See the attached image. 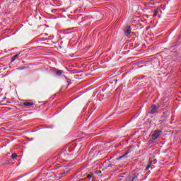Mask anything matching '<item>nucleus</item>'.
Returning <instances> with one entry per match:
<instances>
[{
  "label": "nucleus",
  "instance_id": "nucleus-14",
  "mask_svg": "<svg viewBox=\"0 0 181 181\" xmlns=\"http://www.w3.org/2000/svg\"><path fill=\"white\" fill-rule=\"evenodd\" d=\"M68 151H69V152H71V151H73V149H68Z\"/></svg>",
  "mask_w": 181,
  "mask_h": 181
},
{
  "label": "nucleus",
  "instance_id": "nucleus-10",
  "mask_svg": "<svg viewBox=\"0 0 181 181\" xmlns=\"http://www.w3.org/2000/svg\"><path fill=\"white\" fill-rule=\"evenodd\" d=\"M18 157V154H16V153H13L12 155H11V158L12 159H16V158Z\"/></svg>",
  "mask_w": 181,
  "mask_h": 181
},
{
  "label": "nucleus",
  "instance_id": "nucleus-1",
  "mask_svg": "<svg viewBox=\"0 0 181 181\" xmlns=\"http://www.w3.org/2000/svg\"><path fill=\"white\" fill-rule=\"evenodd\" d=\"M160 108V104H153L151 107H150V110L148 111V114H155Z\"/></svg>",
  "mask_w": 181,
  "mask_h": 181
},
{
  "label": "nucleus",
  "instance_id": "nucleus-7",
  "mask_svg": "<svg viewBox=\"0 0 181 181\" xmlns=\"http://www.w3.org/2000/svg\"><path fill=\"white\" fill-rule=\"evenodd\" d=\"M18 56H19V54H16L13 57H12L11 62H15V60H16V59H18Z\"/></svg>",
  "mask_w": 181,
  "mask_h": 181
},
{
  "label": "nucleus",
  "instance_id": "nucleus-9",
  "mask_svg": "<svg viewBox=\"0 0 181 181\" xmlns=\"http://www.w3.org/2000/svg\"><path fill=\"white\" fill-rule=\"evenodd\" d=\"M94 174L93 173H90L86 177H88V179H91V177H93Z\"/></svg>",
  "mask_w": 181,
  "mask_h": 181
},
{
  "label": "nucleus",
  "instance_id": "nucleus-15",
  "mask_svg": "<svg viewBox=\"0 0 181 181\" xmlns=\"http://www.w3.org/2000/svg\"><path fill=\"white\" fill-rule=\"evenodd\" d=\"M153 103H156V100H154L153 101Z\"/></svg>",
  "mask_w": 181,
  "mask_h": 181
},
{
  "label": "nucleus",
  "instance_id": "nucleus-6",
  "mask_svg": "<svg viewBox=\"0 0 181 181\" xmlns=\"http://www.w3.org/2000/svg\"><path fill=\"white\" fill-rule=\"evenodd\" d=\"M138 176H139V174H138V173H134V175H133V177H132V181H134V180H136V179H138Z\"/></svg>",
  "mask_w": 181,
  "mask_h": 181
},
{
  "label": "nucleus",
  "instance_id": "nucleus-4",
  "mask_svg": "<svg viewBox=\"0 0 181 181\" xmlns=\"http://www.w3.org/2000/svg\"><path fill=\"white\" fill-rule=\"evenodd\" d=\"M131 27H128L126 30H124V35L129 36L131 35Z\"/></svg>",
  "mask_w": 181,
  "mask_h": 181
},
{
  "label": "nucleus",
  "instance_id": "nucleus-3",
  "mask_svg": "<svg viewBox=\"0 0 181 181\" xmlns=\"http://www.w3.org/2000/svg\"><path fill=\"white\" fill-rule=\"evenodd\" d=\"M56 76H57L58 77H60V76H62V74H64V71L63 70H59V69H55L54 70Z\"/></svg>",
  "mask_w": 181,
  "mask_h": 181
},
{
  "label": "nucleus",
  "instance_id": "nucleus-11",
  "mask_svg": "<svg viewBox=\"0 0 181 181\" xmlns=\"http://www.w3.org/2000/svg\"><path fill=\"white\" fill-rule=\"evenodd\" d=\"M153 18H155V17L158 16V11L154 10V11H153Z\"/></svg>",
  "mask_w": 181,
  "mask_h": 181
},
{
  "label": "nucleus",
  "instance_id": "nucleus-5",
  "mask_svg": "<svg viewBox=\"0 0 181 181\" xmlns=\"http://www.w3.org/2000/svg\"><path fill=\"white\" fill-rule=\"evenodd\" d=\"M32 105H33V103L32 102H25L23 103L24 107H32Z\"/></svg>",
  "mask_w": 181,
  "mask_h": 181
},
{
  "label": "nucleus",
  "instance_id": "nucleus-12",
  "mask_svg": "<svg viewBox=\"0 0 181 181\" xmlns=\"http://www.w3.org/2000/svg\"><path fill=\"white\" fill-rule=\"evenodd\" d=\"M69 172H70V170H67L66 171H64L63 173H62V177H63L64 176V175H66V173H69Z\"/></svg>",
  "mask_w": 181,
  "mask_h": 181
},
{
  "label": "nucleus",
  "instance_id": "nucleus-16",
  "mask_svg": "<svg viewBox=\"0 0 181 181\" xmlns=\"http://www.w3.org/2000/svg\"><path fill=\"white\" fill-rule=\"evenodd\" d=\"M101 173H102L101 171H99V172H98L99 174H101Z\"/></svg>",
  "mask_w": 181,
  "mask_h": 181
},
{
  "label": "nucleus",
  "instance_id": "nucleus-8",
  "mask_svg": "<svg viewBox=\"0 0 181 181\" xmlns=\"http://www.w3.org/2000/svg\"><path fill=\"white\" fill-rule=\"evenodd\" d=\"M127 153H124L123 156H119V158H117V160H121V159H122V158H125V157L127 156Z\"/></svg>",
  "mask_w": 181,
  "mask_h": 181
},
{
  "label": "nucleus",
  "instance_id": "nucleus-2",
  "mask_svg": "<svg viewBox=\"0 0 181 181\" xmlns=\"http://www.w3.org/2000/svg\"><path fill=\"white\" fill-rule=\"evenodd\" d=\"M161 133H162V130H156V131H154V132L153 133V134L151 136V139L153 141H156V139L157 138H159V136H160Z\"/></svg>",
  "mask_w": 181,
  "mask_h": 181
},
{
  "label": "nucleus",
  "instance_id": "nucleus-13",
  "mask_svg": "<svg viewBox=\"0 0 181 181\" xmlns=\"http://www.w3.org/2000/svg\"><path fill=\"white\" fill-rule=\"evenodd\" d=\"M149 168H151V166L148 165V166L146 168V170H148V169H149Z\"/></svg>",
  "mask_w": 181,
  "mask_h": 181
}]
</instances>
